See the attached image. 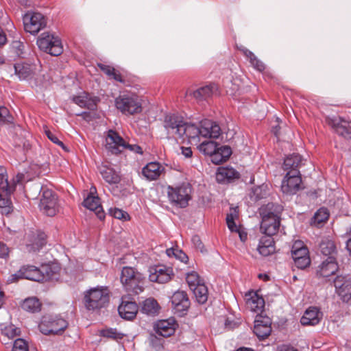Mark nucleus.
I'll list each match as a JSON object with an SVG mask.
<instances>
[{
	"label": "nucleus",
	"instance_id": "nucleus-25",
	"mask_svg": "<svg viewBox=\"0 0 351 351\" xmlns=\"http://www.w3.org/2000/svg\"><path fill=\"white\" fill-rule=\"evenodd\" d=\"M165 171V167L158 162H151L142 169L143 176L149 181L156 180Z\"/></svg>",
	"mask_w": 351,
	"mask_h": 351
},
{
	"label": "nucleus",
	"instance_id": "nucleus-19",
	"mask_svg": "<svg viewBox=\"0 0 351 351\" xmlns=\"http://www.w3.org/2000/svg\"><path fill=\"white\" fill-rule=\"evenodd\" d=\"M326 123L339 136L346 138H351L350 122L341 117H332L326 119Z\"/></svg>",
	"mask_w": 351,
	"mask_h": 351
},
{
	"label": "nucleus",
	"instance_id": "nucleus-5",
	"mask_svg": "<svg viewBox=\"0 0 351 351\" xmlns=\"http://www.w3.org/2000/svg\"><path fill=\"white\" fill-rule=\"evenodd\" d=\"M114 103L117 110L126 115L138 114L142 111L141 99L135 93H122L115 99Z\"/></svg>",
	"mask_w": 351,
	"mask_h": 351
},
{
	"label": "nucleus",
	"instance_id": "nucleus-27",
	"mask_svg": "<svg viewBox=\"0 0 351 351\" xmlns=\"http://www.w3.org/2000/svg\"><path fill=\"white\" fill-rule=\"evenodd\" d=\"M322 318V313L315 306L308 308L300 319V323L304 326H315L318 324Z\"/></svg>",
	"mask_w": 351,
	"mask_h": 351
},
{
	"label": "nucleus",
	"instance_id": "nucleus-28",
	"mask_svg": "<svg viewBox=\"0 0 351 351\" xmlns=\"http://www.w3.org/2000/svg\"><path fill=\"white\" fill-rule=\"evenodd\" d=\"M302 165V157L298 154H293L285 158L282 168L287 173H300L299 169Z\"/></svg>",
	"mask_w": 351,
	"mask_h": 351
},
{
	"label": "nucleus",
	"instance_id": "nucleus-46",
	"mask_svg": "<svg viewBox=\"0 0 351 351\" xmlns=\"http://www.w3.org/2000/svg\"><path fill=\"white\" fill-rule=\"evenodd\" d=\"M186 280L191 290L202 282L198 274L195 271L188 273L186 276Z\"/></svg>",
	"mask_w": 351,
	"mask_h": 351
},
{
	"label": "nucleus",
	"instance_id": "nucleus-38",
	"mask_svg": "<svg viewBox=\"0 0 351 351\" xmlns=\"http://www.w3.org/2000/svg\"><path fill=\"white\" fill-rule=\"evenodd\" d=\"M240 50L243 52V55L249 59L251 65L255 69L258 71H263L265 69V64L259 60L251 51L245 47H241Z\"/></svg>",
	"mask_w": 351,
	"mask_h": 351
},
{
	"label": "nucleus",
	"instance_id": "nucleus-47",
	"mask_svg": "<svg viewBox=\"0 0 351 351\" xmlns=\"http://www.w3.org/2000/svg\"><path fill=\"white\" fill-rule=\"evenodd\" d=\"M109 214L117 219H121L123 221H128L130 219V215L127 212L117 208H110Z\"/></svg>",
	"mask_w": 351,
	"mask_h": 351
},
{
	"label": "nucleus",
	"instance_id": "nucleus-16",
	"mask_svg": "<svg viewBox=\"0 0 351 351\" xmlns=\"http://www.w3.org/2000/svg\"><path fill=\"white\" fill-rule=\"evenodd\" d=\"M302 184L300 173H292L291 171L287 173L281 184V190L287 195H294L300 189Z\"/></svg>",
	"mask_w": 351,
	"mask_h": 351
},
{
	"label": "nucleus",
	"instance_id": "nucleus-55",
	"mask_svg": "<svg viewBox=\"0 0 351 351\" xmlns=\"http://www.w3.org/2000/svg\"><path fill=\"white\" fill-rule=\"evenodd\" d=\"M10 252V249L8 247V245L2 241H0V258L3 259H8L9 258V254Z\"/></svg>",
	"mask_w": 351,
	"mask_h": 351
},
{
	"label": "nucleus",
	"instance_id": "nucleus-21",
	"mask_svg": "<svg viewBox=\"0 0 351 351\" xmlns=\"http://www.w3.org/2000/svg\"><path fill=\"white\" fill-rule=\"evenodd\" d=\"M178 326L174 318L171 317L167 319H161L154 324L156 333L164 337H168L173 335Z\"/></svg>",
	"mask_w": 351,
	"mask_h": 351
},
{
	"label": "nucleus",
	"instance_id": "nucleus-37",
	"mask_svg": "<svg viewBox=\"0 0 351 351\" xmlns=\"http://www.w3.org/2000/svg\"><path fill=\"white\" fill-rule=\"evenodd\" d=\"M217 90V86L214 84L206 85L197 89L193 93V96L198 100L206 99L211 97Z\"/></svg>",
	"mask_w": 351,
	"mask_h": 351
},
{
	"label": "nucleus",
	"instance_id": "nucleus-10",
	"mask_svg": "<svg viewBox=\"0 0 351 351\" xmlns=\"http://www.w3.org/2000/svg\"><path fill=\"white\" fill-rule=\"evenodd\" d=\"M24 29L31 34H36L47 25L45 17L40 13H27L23 16Z\"/></svg>",
	"mask_w": 351,
	"mask_h": 351
},
{
	"label": "nucleus",
	"instance_id": "nucleus-44",
	"mask_svg": "<svg viewBox=\"0 0 351 351\" xmlns=\"http://www.w3.org/2000/svg\"><path fill=\"white\" fill-rule=\"evenodd\" d=\"M166 254L169 257L174 256L176 258L180 260L182 263H186L189 260L187 255L184 252L178 248L171 247L167 249Z\"/></svg>",
	"mask_w": 351,
	"mask_h": 351
},
{
	"label": "nucleus",
	"instance_id": "nucleus-62",
	"mask_svg": "<svg viewBox=\"0 0 351 351\" xmlns=\"http://www.w3.org/2000/svg\"><path fill=\"white\" fill-rule=\"evenodd\" d=\"M278 351H298L297 349H295L293 347H290L289 346L282 345L278 348Z\"/></svg>",
	"mask_w": 351,
	"mask_h": 351
},
{
	"label": "nucleus",
	"instance_id": "nucleus-61",
	"mask_svg": "<svg viewBox=\"0 0 351 351\" xmlns=\"http://www.w3.org/2000/svg\"><path fill=\"white\" fill-rule=\"evenodd\" d=\"M12 48L14 47L17 49V53H21V51L23 49V44L19 41H15L12 43Z\"/></svg>",
	"mask_w": 351,
	"mask_h": 351
},
{
	"label": "nucleus",
	"instance_id": "nucleus-30",
	"mask_svg": "<svg viewBox=\"0 0 351 351\" xmlns=\"http://www.w3.org/2000/svg\"><path fill=\"white\" fill-rule=\"evenodd\" d=\"M75 104L81 108H84L88 110H94L97 107V102L99 101V98L95 96H92L88 93H84L81 95L75 96L73 99Z\"/></svg>",
	"mask_w": 351,
	"mask_h": 351
},
{
	"label": "nucleus",
	"instance_id": "nucleus-40",
	"mask_svg": "<svg viewBox=\"0 0 351 351\" xmlns=\"http://www.w3.org/2000/svg\"><path fill=\"white\" fill-rule=\"evenodd\" d=\"M197 147L200 152L205 155H209L211 159L218 148V144L214 141H205L201 143Z\"/></svg>",
	"mask_w": 351,
	"mask_h": 351
},
{
	"label": "nucleus",
	"instance_id": "nucleus-54",
	"mask_svg": "<svg viewBox=\"0 0 351 351\" xmlns=\"http://www.w3.org/2000/svg\"><path fill=\"white\" fill-rule=\"evenodd\" d=\"M19 329L10 325L3 330V333L9 338H13L18 335Z\"/></svg>",
	"mask_w": 351,
	"mask_h": 351
},
{
	"label": "nucleus",
	"instance_id": "nucleus-6",
	"mask_svg": "<svg viewBox=\"0 0 351 351\" xmlns=\"http://www.w3.org/2000/svg\"><path fill=\"white\" fill-rule=\"evenodd\" d=\"M22 178L23 175L18 174L12 183L4 178L0 179V209L2 214L8 215L12 212L10 195L15 190L16 183L19 182Z\"/></svg>",
	"mask_w": 351,
	"mask_h": 351
},
{
	"label": "nucleus",
	"instance_id": "nucleus-58",
	"mask_svg": "<svg viewBox=\"0 0 351 351\" xmlns=\"http://www.w3.org/2000/svg\"><path fill=\"white\" fill-rule=\"evenodd\" d=\"M125 149H129L130 151L134 152L135 153L143 154L142 148L137 145H130L127 143Z\"/></svg>",
	"mask_w": 351,
	"mask_h": 351
},
{
	"label": "nucleus",
	"instance_id": "nucleus-20",
	"mask_svg": "<svg viewBox=\"0 0 351 351\" xmlns=\"http://www.w3.org/2000/svg\"><path fill=\"white\" fill-rule=\"evenodd\" d=\"M171 304L175 312L181 316L188 311L191 303L185 291H178L171 297Z\"/></svg>",
	"mask_w": 351,
	"mask_h": 351
},
{
	"label": "nucleus",
	"instance_id": "nucleus-51",
	"mask_svg": "<svg viewBox=\"0 0 351 351\" xmlns=\"http://www.w3.org/2000/svg\"><path fill=\"white\" fill-rule=\"evenodd\" d=\"M237 217V215L236 213V211L234 210V212H232L230 213H228L226 216V223L232 232H239L237 225L234 222V219Z\"/></svg>",
	"mask_w": 351,
	"mask_h": 351
},
{
	"label": "nucleus",
	"instance_id": "nucleus-52",
	"mask_svg": "<svg viewBox=\"0 0 351 351\" xmlns=\"http://www.w3.org/2000/svg\"><path fill=\"white\" fill-rule=\"evenodd\" d=\"M12 351H29L27 343L23 339H16Z\"/></svg>",
	"mask_w": 351,
	"mask_h": 351
},
{
	"label": "nucleus",
	"instance_id": "nucleus-14",
	"mask_svg": "<svg viewBox=\"0 0 351 351\" xmlns=\"http://www.w3.org/2000/svg\"><path fill=\"white\" fill-rule=\"evenodd\" d=\"M184 123L183 118L174 114L166 115L164 120V127L167 134L177 140L183 130Z\"/></svg>",
	"mask_w": 351,
	"mask_h": 351
},
{
	"label": "nucleus",
	"instance_id": "nucleus-22",
	"mask_svg": "<svg viewBox=\"0 0 351 351\" xmlns=\"http://www.w3.org/2000/svg\"><path fill=\"white\" fill-rule=\"evenodd\" d=\"M201 136L209 138L219 137L221 130L219 125L212 120L204 119L200 123Z\"/></svg>",
	"mask_w": 351,
	"mask_h": 351
},
{
	"label": "nucleus",
	"instance_id": "nucleus-48",
	"mask_svg": "<svg viewBox=\"0 0 351 351\" xmlns=\"http://www.w3.org/2000/svg\"><path fill=\"white\" fill-rule=\"evenodd\" d=\"M329 217V213L326 208H319L314 215L313 219L315 223H321L326 221Z\"/></svg>",
	"mask_w": 351,
	"mask_h": 351
},
{
	"label": "nucleus",
	"instance_id": "nucleus-43",
	"mask_svg": "<svg viewBox=\"0 0 351 351\" xmlns=\"http://www.w3.org/2000/svg\"><path fill=\"white\" fill-rule=\"evenodd\" d=\"M319 248L321 252L325 256H328V257L334 256L336 252L335 243L329 239L323 240L319 245Z\"/></svg>",
	"mask_w": 351,
	"mask_h": 351
},
{
	"label": "nucleus",
	"instance_id": "nucleus-36",
	"mask_svg": "<svg viewBox=\"0 0 351 351\" xmlns=\"http://www.w3.org/2000/svg\"><path fill=\"white\" fill-rule=\"evenodd\" d=\"M15 74L21 80H27L33 74L32 66L26 63H16L13 66Z\"/></svg>",
	"mask_w": 351,
	"mask_h": 351
},
{
	"label": "nucleus",
	"instance_id": "nucleus-53",
	"mask_svg": "<svg viewBox=\"0 0 351 351\" xmlns=\"http://www.w3.org/2000/svg\"><path fill=\"white\" fill-rule=\"evenodd\" d=\"M45 134L47 135V138L52 141L53 143L62 147V148H64V143L59 140V138L57 137V136L53 134L51 131L49 130H45Z\"/></svg>",
	"mask_w": 351,
	"mask_h": 351
},
{
	"label": "nucleus",
	"instance_id": "nucleus-63",
	"mask_svg": "<svg viewBox=\"0 0 351 351\" xmlns=\"http://www.w3.org/2000/svg\"><path fill=\"white\" fill-rule=\"evenodd\" d=\"M1 178H4L6 180V181H8V176L5 172V169L3 167H0V179Z\"/></svg>",
	"mask_w": 351,
	"mask_h": 351
},
{
	"label": "nucleus",
	"instance_id": "nucleus-57",
	"mask_svg": "<svg viewBox=\"0 0 351 351\" xmlns=\"http://www.w3.org/2000/svg\"><path fill=\"white\" fill-rule=\"evenodd\" d=\"M109 78L113 79V80H114L117 82H119L121 83H123V84L125 83V81L123 75L121 74V73L119 71L116 70L115 69L113 71L112 74L110 75V77Z\"/></svg>",
	"mask_w": 351,
	"mask_h": 351
},
{
	"label": "nucleus",
	"instance_id": "nucleus-64",
	"mask_svg": "<svg viewBox=\"0 0 351 351\" xmlns=\"http://www.w3.org/2000/svg\"><path fill=\"white\" fill-rule=\"evenodd\" d=\"M239 237L241 241L245 242L247 240V235L245 232H239Z\"/></svg>",
	"mask_w": 351,
	"mask_h": 351
},
{
	"label": "nucleus",
	"instance_id": "nucleus-41",
	"mask_svg": "<svg viewBox=\"0 0 351 351\" xmlns=\"http://www.w3.org/2000/svg\"><path fill=\"white\" fill-rule=\"evenodd\" d=\"M21 307L25 311L36 313L40 310L41 303L36 298H29L23 301Z\"/></svg>",
	"mask_w": 351,
	"mask_h": 351
},
{
	"label": "nucleus",
	"instance_id": "nucleus-32",
	"mask_svg": "<svg viewBox=\"0 0 351 351\" xmlns=\"http://www.w3.org/2000/svg\"><path fill=\"white\" fill-rule=\"evenodd\" d=\"M239 178V173L230 167H221L217 169L216 180L219 183H225Z\"/></svg>",
	"mask_w": 351,
	"mask_h": 351
},
{
	"label": "nucleus",
	"instance_id": "nucleus-56",
	"mask_svg": "<svg viewBox=\"0 0 351 351\" xmlns=\"http://www.w3.org/2000/svg\"><path fill=\"white\" fill-rule=\"evenodd\" d=\"M98 67L109 77L112 74V72L114 70V67L101 63L98 64Z\"/></svg>",
	"mask_w": 351,
	"mask_h": 351
},
{
	"label": "nucleus",
	"instance_id": "nucleus-17",
	"mask_svg": "<svg viewBox=\"0 0 351 351\" xmlns=\"http://www.w3.org/2000/svg\"><path fill=\"white\" fill-rule=\"evenodd\" d=\"M201 136V127L199 128L193 123L184 121L183 130L180 132L179 139L182 142L187 141L190 144L197 145Z\"/></svg>",
	"mask_w": 351,
	"mask_h": 351
},
{
	"label": "nucleus",
	"instance_id": "nucleus-9",
	"mask_svg": "<svg viewBox=\"0 0 351 351\" xmlns=\"http://www.w3.org/2000/svg\"><path fill=\"white\" fill-rule=\"evenodd\" d=\"M37 45L40 50L53 56H58L63 52L61 40L49 32L40 34L37 39Z\"/></svg>",
	"mask_w": 351,
	"mask_h": 351
},
{
	"label": "nucleus",
	"instance_id": "nucleus-1",
	"mask_svg": "<svg viewBox=\"0 0 351 351\" xmlns=\"http://www.w3.org/2000/svg\"><path fill=\"white\" fill-rule=\"evenodd\" d=\"M283 207L274 203H268L259 209L261 217V231L266 235H275L280 225V215Z\"/></svg>",
	"mask_w": 351,
	"mask_h": 351
},
{
	"label": "nucleus",
	"instance_id": "nucleus-49",
	"mask_svg": "<svg viewBox=\"0 0 351 351\" xmlns=\"http://www.w3.org/2000/svg\"><path fill=\"white\" fill-rule=\"evenodd\" d=\"M295 265L301 269H304L308 267L311 263L309 256L293 257Z\"/></svg>",
	"mask_w": 351,
	"mask_h": 351
},
{
	"label": "nucleus",
	"instance_id": "nucleus-7",
	"mask_svg": "<svg viewBox=\"0 0 351 351\" xmlns=\"http://www.w3.org/2000/svg\"><path fill=\"white\" fill-rule=\"evenodd\" d=\"M68 326L66 320L58 315H45L43 316L38 325L40 331L45 335H58Z\"/></svg>",
	"mask_w": 351,
	"mask_h": 351
},
{
	"label": "nucleus",
	"instance_id": "nucleus-50",
	"mask_svg": "<svg viewBox=\"0 0 351 351\" xmlns=\"http://www.w3.org/2000/svg\"><path fill=\"white\" fill-rule=\"evenodd\" d=\"M13 121V117L10 114L8 109L4 106L0 107V126L5 124L10 123Z\"/></svg>",
	"mask_w": 351,
	"mask_h": 351
},
{
	"label": "nucleus",
	"instance_id": "nucleus-3",
	"mask_svg": "<svg viewBox=\"0 0 351 351\" xmlns=\"http://www.w3.org/2000/svg\"><path fill=\"white\" fill-rule=\"evenodd\" d=\"M110 291L106 286L91 287L84 292L83 302L88 311H98L108 306Z\"/></svg>",
	"mask_w": 351,
	"mask_h": 351
},
{
	"label": "nucleus",
	"instance_id": "nucleus-31",
	"mask_svg": "<svg viewBox=\"0 0 351 351\" xmlns=\"http://www.w3.org/2000/svg\"><path fill=\"white\" fill-rule=\"evenodd\" d=\"M83 204L90 210L94 211L100 220L105 218V213L101 205L100 199L97 196L88 195L84 200Z\"/></svg>",
	"mask_w": 351,
	"mask_h": 351
},
{
	"label": "nucleus",
	"instance_id": "nucleus-35",
	"mask_svg": "<svg viewBox=\"0 0 351 351\" xmlns=\"http://www.w3.org/2000/svg\"><path fill=\"white\" fill-rule=\"evenodd\" d=\"M215 153L212 156L211 161L213 163L218 165L226 162L232 154V150L228 146L224 145L218 147Z\"/></svg>",
	"mask_w": 351,
	"mask_h": 351
},
{
	"label": "nucleus",
	"instance_id": "nucleus-26",
	"mask_svg": "<svg viewBox=\"0 0 351 351\" xmlns=\"http://www.w3.org/2000/svg\"><path fill=\"white\" fill-rule=\"evenodd\" d=\"M138 307L135 302L123 300L118 307L119 315L127 320H132L136 317Z\"/></svg>",
	"mask_w": 351,
	"mask_h": 351
},
{
	"label": "nucleus",
	"instance_id": "nucleus-13",
	"mask_svg": "<svg viewBox=\"0 0 351 351\" xmlns=\"http://www.w3.org/2000/svg\"><path fill=\"white\" fill-rule=\"evenodd\" d=\"M335 292L344 302L351 300V278L348 275L337 276L334 280Z\"/></svg>",
	"mask_w": 351,
	"mask_h": 351
},
{
	"label": "nucleus",
	"instance_id": "nucleus-11",
	"mask_svg": "<svg viewBox=\"0 0 351 351\" xmlns=\"http://www.w3.org/2000/svg\"><path fill=\"white\" fill-rule=\"evenodd\" d=\"M43 195L40 199V208L48 216H54L58 211V197L51 190L42 189Z\"/></svg>",
	"mask_w": 351,
	"mask_h": 351
},
{
	"label": "nucleus",
	"instance_id": "nucleus-59",
	"mask_svg": "<svg viewBox=\"0 0 351 351\" xmlns=\"http://www.w3.org/2000/svg\"><path fill=\"white\" fill-rule=\"evenodd\" d=\"M192 242L198 249H202L203 244L200 240V238L197 235H195L192 237Z\"/></svg>",
	"mask_w": 351,
	"mask_h": 351
},
{
	"label": "nucleus",
	"instance_id": "nucleus-45",
	"mask_svg": "<svg viewBox=\"0 0 351 351\" xmlns=\"http://www.w3.org/2000/svg\"><path fill=\"white\" fill-rule=\"evenodd\" d=\"M101 335L113 340L122 339L124 337V334L118 331L116 328H111L101 330Z\"/></svg>",
	"mask_w": 351,
	"mask_h": 351
},
{
	"label": "nucleus",
	"instance_id": "nucleus-4",
	"mask_svg": "<svg viewBox=\"0 0 351 351\" xmlns=\"http://www.w3.org/2000/svg\"><path fill=\"white\" fill-rule=\"evenodd\" d=\"M121 282L126 291L138 294L144 289L145 277L132 267H123L120 276Z\"/></svg>",
	"mask_w": 351,
	"mask_h": 351
},
{
	"label": "nucleus",
	"instance_id": "nucleus-24",
	"mask_svg": "<svg viewBox=\"0 0 351 351\" xmlns=\"http://www.w3.org/2000/svg\"><path fill=\"white\" fill-rule=\"evenodd\" d=\"M339 269L334 256H329L319 266L317 275L320 278H328L335 274Z\"/></svg>",
	"mask_w": 351,
	"mask_h": 351
},
{
	"label": "nucleus",
	"instance_id": "nucleus-2",
	"mask_svg": "<svg viewBox=\"0 0 351 351\" xmlns=\"http://www.w3.org/2000/svg\"><path fill=\"white\" fill-rule=\"evenodd\" d=\"M42 271L34 265L23 266L17 272L11 275L8 280L9 282H14L19 279H27L33 281H43L47 279H54L60 270L57 265L43 266Z\"/></svg>",
	"mask_w": 351,
	"mask_h": 351
},
{
	"label": "nucleus",
	"instance_id": "nucleus-60",
	"mask_svg": "<svg viewBox=\"0 0 351 351\" xmlns=\"http://www.w3.org/2000/svg\"><path fill=\"white\" fill-rule=\"evenodd\" d=\"M182 154L184 155L186 158H191L193 155V152L191 147H181Z\"/></svg>",
	"mask_w": 351,
	"mask_h": 351
},
{
	"label": "nucleus",
	"instance_id": "nucleus-15",
	"mask_svg": "<svg viewBox=\"0 0 351 351\" xmlns=\"http://www.w3.org/2000/svg\"><path fill=\"white\" fill-rule=\"evenodd\" d=\"M127 142L115 131L110 130L106 137V148L113 154H119L125 149Z\"/></svg>",
	"mask_w": 351,
	"mask_h": 351
},
{
	"label": "nucleus",
	"instance_id": "nucleus-29",
	"mask_svg": "<svg viewBox=\"0 0 351 351\" xmlns=\"http://www.w3.org/2000/svg\"><path fill=\"white\" fill-rule=\"evenodd\" d=\"M99 171L102 178L109 184H117L120 182L121 175L110 165L101 164L99 167Z\"/></svg>",
	"mask_w": 351,
	"mask_h": 351
},
{
	"label": "nucleus",
	"instance_id": "nucleus-34",
	"mask_svg": "<svg viewBox=\"0 0 351 351\" xmlns=\"http://www.w3.org/2000/svg\"><path fill=\"white\" fill-rule=\"evenodd\" d=\"M159 309L160 306L156 300L149 298L141 303L140 311L147 315H155L158 313Z\"/></svg>",
	"mask_w": 351,
	"mask_h": 351
},
{
	"label": "nucleus",
	"instance_id": "nucleus-39",
	"mask_svg": "<svg viewBox=\"0 0 351 351\" xmlns=\"http://www.w3.org/2000/svg\"><path fill=\"white\" fill-rule=\"evenodd\" d=\"M199 304H204L208 300V289L204 282L199 284L191 290Z\"/></svg>",
	"mask_w": 351,
	"mask_h": 351
},
{
	"label": "nucleus",
	"instance_id": "nucleus-12",
	"mask_svg": "<svg viewBox=\"0 0 351 351\" xmlns=\"http://www.w3.org/2000/svg\"><path fill=\"white\" fill-rule=\"evenodd\" d=\"M149 271V279L153 282L167 283L174 276L173 268L163 265L151 267Z\"/></svg>",
	"mask_w": 351,
	"mask_h": 351
},
{
	"label": "nucleus",
	"instance_id": "nucleus-18",
	"mask_svg": "<svg viewBox=\"0 0 351 351\" xmlns=\"http://www.w3.org/2000/svg\"><path fill=\"white\" fill-rule=\"evenodd\" d=\"M253 332L260 340L267 338L271 332L270 318L257 315L254 321Z\"/></svg>",
	"mask_w": 351,
	"mask_h": 351
},
{
	"label": "nucleus",
	"instance_id": "nucleus-33",
	"mask_svg": "<svg viewBox=\"0 0 351 351\" xmlns=\"http://www.w3.org/2000/svg\"><path fill=\"white\" fill-rule=\"evenodd\" d=\"M272 236L265 234L260 239L258 250L264 256H269L275 252L274 241Z\"/></svg>",
	"mask_w": 351,
	"mask_h": 351
},
{
	"label": "nucleus",
	"instance_id": "nucleus-23",
	"mask_svg": "<svg viewBox=\"0 0 351 351\" xmlns=\"http://www.w3.org/2000/svg\"><path fill=\"white\" fill-rule=\"evenodd\" d=\"M245 300L246 306L251 311L255 313L262 312L265 306V300L258 294L257 291H250L245 293Z\"/></svg>",
	"mask_w": 351,
	"mask_h": 351
},
{
	"label": "nucleus",
	"instance_id": "nucleus-42",
	"mask_svg": "<svg viewBox=\"0 0 351 351\" xmlns=\"http://www.w3.org/2000/svg\"><path fill=\"white\" fill-rule=\"evenodd\" d=\"M293 257L309 256L308 250L301 241H295L291 247Z\"/></svg>",
	"mask_w": 351,
	"mask_h": 351
},
{
	"label": "nucleus",
	"instance_id": "nucleus-8",
	"mask_svg": "<svg viewBox=\"0 0 351 351\" xmlns=\"http://www.w3.org/2000/svg\"><path fill=\"white\" fill-rule=\"evenodd\" d=\"M167 193L171 204L180 208H185L191 199V187L189 184L183 183L175 187L168 186Z\"/></svg>",
	"mask_w": 351,
	"mask_h": 351
}]
</instances>
